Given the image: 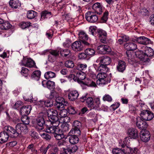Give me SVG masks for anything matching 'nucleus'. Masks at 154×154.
Segmentation results:
<instances>
[{"instance_id": "36", "label": "nucleus", "mask_w": 154, "mask_h": 154, "mask_svg": "<svg viewBox=\"0 0 154 154\" xmlns=\"http://www.w3.org/2000/svg\"><path fill=\"white\" fill-rule=\"evenodd\" d=\"M78 136L73 135L70 136L69 138V141L70 143L73 144H75L79 142V139Z\"/></svg>"}, {"instance_id": "60", "label": "nucleus", "mask_w": 154, "mask_h": 154, "mask_svg": "<svg viewBox=\"0 0 154 154\" xmlns=\"http://www.w3.org/2000/svg\"><path fill=\"white\" fill-rule=\"evenodd\" d=\"M41 137L47 140H50L51 139V136L46 133H43L41 135Z\"/></svg>"}, {"instance_id": "28", "label": "nucleus", "mask_w": 154, "mask_h": 154, "mask_svg": "<svg viewBox=\"0 0 154 154\" xmlns=\"http://www.w3.org/2000/svg\"><path fill=\"white\" fill-rule=\"evenodd\" d=\"M9 137V136L4 130L0 133V143H3L7 142Z\"/></svg>"}, {"instance_id": "20", "label": "nucleus", "mask_w": 154, "mask_h": 154, "mask_svg": "<svg viewBox=\"0 0 154 154\" xmlns=\"http://www.w3.org/2000/svg\"><path fill=\"white\" fill-rule=\"evenodd\" d=\"M46 132L48 133L54 134L56 132V130L59 127L58 125H54L53 124L48 125L46 124L45 125Z\"/></svg>"}, {"instance_id": "44", "label": "nucleus", "mask_w": 154, "mask_h": 154, "mask_svg": "<svg viewBox=\"0 0 154 154\" xmlns=\"http://www.w3.org/2000/svg\"><path fill=\"white\" fill-rule=\"evenodd\" d=\"M125 152L124 149L122 150L119 148H115L112 149V153L113 154H125Z\"/></svg>"}, {"instance_id": "40", "label": "nucleus", "mask_w": 154, "mask_h": 154, "mask_svg": "<svg viewBox=\"0 0 154 154\" xmlns=\"http://www.w3.org/2000/svg\"><path fill=\"white\" fill-rule=\"evenodd\" d=\"M56 76V74L51 71H48L45 74L44 77L45 78L48 79L50 78H54Z\"/></svg>"}, {"instance_id": "12", "label": "nucleus", "mask_w": 154, "mask_h": 154, "mask_svg": "<svg viewBox=\"0 0 154 154\" xmlns=\"http://www.w3.org/2000/svg\"><path fill=\"white\" fill-rule=\"evenodd\" d=\"M55 104L56 107L58 109H60L61 108H63L64 106L66 105L67 104V102H65L63 98L59 96L55 99Z\"/></svg>"}, {"instance_id": "43", "label": "nucleus", "mask_w": 154, "mask_h": 154, "mask_svg": "<svg viewBox=\"0 0 154 154\" xmlns=\"http://www.w3.org/2000/svg\"><path fill=\"white\" fill-rule=\"evenodd\" d=\"M41 18L42 19H45L51 17V12H48L46 11H43L41 12Z\"/></svg>"}, {"instance_id": "29", "label": "nucleus", "mask_w": 154, "mask_h": 154, "mask_svg": "<svg viewBox=\"0 0 154 154\" xmlns=\"http://www.w3.org/2000/svg\"><path fill=\"white\" fill-rule=\"evenodd\" d=\"M54 137L57 140H60L64 137V135L62 133V130L59 128L53 134Z\"/></svg>"}, {"instance_id": "5", "label": "nucleus", "mask_w": 154, "mask_h": 154, "mask_svg": "<svg viewBox=\"0 0 154 154\" xmlns=\"http://www.w3.org/2000/svg\"><path fill=\"white\" fill-rule=\"evenodd\" d=\"M4 130L6 132L9 137H18V134L17 129H14L11 126H5L4 127Z\"/></svg>"}, {"instance_id": "41", "label": "nucleus", "mask_w": 154, "mask_h": 154, "mask_svg": "<svg viewBox=\"0 0 154 154\" xmlns=\"http://www.w3.org/2000/svg\"><path fill=\"white\" fill-rule=\"evenodd\" d=\"M37 13L32 10L29 11L27 14V17L29 19H32L36 17Z\"/></svg>"}, {"instance_id": "23", "label": "nucleus", "mask_w": 154, "mask_h": 154, "mask_svg": "<svg viewBox=\"0 0 154 154\" xmlns=\"http://www.w3.org/2000/svg\"><path fill=\"white\" fill-rule=\"evenodd\" d=\"M76 77L77 79V82L79 84H81L83 83V80L86 78V75L84 72H78L76 75Z\"/></svg>"}, {"instance_id": "22", "label": "nucleus", "mask_w": 154, "mask_h": 154, "mask_svg": "<svg viewBox=\"0 0 154 154\" xmlns=\"http://www.w3.org/2000/svg\"><path fill=\"white\" fill-rule=\"evenodd\" d=\"M81 85H85L88 86L95 88L97 87L95 82L91 80V79L88 78H85L83 81V83H82Z\"/></svg>"}, {"instance_id": "59", "label": "nucleus", "mask_w": 154, "mask_h": 154, "mask_svg": "<svg viewBox=\"0 0 154 154\" xmlns=\"http://www.w3.org/2000/svg\"><path fill=\"white\" fill-rule=\"evenodd\" d=\"M103 99L104 101H107L108 102H111L112 100L111 97L108 94H105L103 97Z\"/></svg>"}, {"instance_id": "3", "label": "nucleus", "mask_w": 154, "mask_h": 154, "mask_svg": "<svg viewBox=\"0 0 154 154\" xmlns=\"http://www.w3.org/2000/svg\"><path fill=\"white\" fill-rule=\"evenodd\" d=\"M125 48L128 50L126 52L128 61L130 64H133L134 62V53L131 51L137 48V45L133 42L127 43L125 45Z\"/></svg>"}, {"instance_id": "4", "label": "nucleus", "mask_w": 154, "mask_h": 154, "mask_svg": "<svg viewBox=\"0 0 154 154\" xmlns=\"http://www.w3.org/2000/svg\"><path fill=\"white\" fill-rule=\"evenodd\" d=\"M97 78L98 80L97 81V85L103 86L108 83V79L107 78V75L106 73H99L97 75Z\"/></svg>"}, {"instance_id": "7", "label": "nucleus", "mask_w": 154, "mask_h": 154, "mask_svg": "<svg viewBox=\"0 0 154 154\" xmlns=\"http://www.w3.org/2000/svg\"><path fill=\"white\" fill-rule=\"evenodd\" d=\"M44 117V116H42L38 117L36 119V121L37 125L36 126L35 129L37 131L42 130L44 128V126L45 127L46 122L45 121Z\"/></svg>"}, {"instance_id": "26", "label": "nucleus", "mask_w": 154, "mask_h": 154, "mask_svg": "<svg viewBox=\"0 0 154 154\" xmlns=\"http://www.w3.org/2000/svg\"><path fill=\"white\" fill-rule=\"evenodd\" d=\"M79 94L77 91H70L68 94V98L71 101H74L77 99Z\"/></svg>"}, {"instance_id": "32", "label": "nucleus", "mask_w": 154, "mask_h": 154, "mask_svg": "<svg viewBox=\"0 0 154 154\" xmlns=\"http://www.w3.org/2000/svg\"><path fill=\"white\" fill-rule=\"evenodd\" d=\"M136 125L139 129H142L145 127L144 126L146 125V122L142 120L140 117H137L136 118Z\"/></svg>"}, {"instance_id": "52", "label": "nucleus", "mask_w": 154, "mask_h": 154, "mask_svg": "<svg viewBox=\"0 0 154 154\" xmlns=\"http://www.w3.org/2000/svg\"><path fill=\"white\" fill-rule=\"evenodd\" d=\"M65 66L69 68H72L74 66V64L72 61L67 60L65 63Z\"/></svg>"}, {"instance_id": "55", "label": "nucleus", "mask_w": 154, "mask_h": 154, "mask_svg": "<svg viewBox=\"0 0 154 154\" xmlns=\"http://www.w3.org/2000/svg\"><path fill=\"white\" fill-rule=\"evenodd\" d=\"M61 127L62 128V131L67 132L69 129V124L66 123L63 124L61 126Z\"/></svg>"}, {"instance_id": "35", "label": "nucleus", "mask_w": 154, "mask_h": 154, "mask_svg": "<svg viewBox=\"0 0 154 154\" xmlns=\"http://www.w3.org/2000/svg\"><path fill=\"white\" fill-rule=\"evenodd\" d=\"M60 54L62 56H64L66 58H70L72 55L70 51L67 49L61 51Z\"/></svg>"}, {"instance_id": "45", "label": "nucleus", "mask_w": 154, "mask_h": 154, "mask_svg": "<svg viewBox=\"0 0 154 154\" xmlns=\"http://www.w3.org/2000/svg\"><path fill=\"white\" fill-rule=\"evenodd\" d=\"M108 12L107 11L104 12L101 18L100 22L101 23H105L106 22L108 19Z\"/></svg>"}, {"instance_id": "56", "label": "nucleus", "mask_w": 154, "mask_h": 154, "mask_svg": "<svg viewBox=\"0 0 154 154\" xmlns=\"http://www.w3.org/2000/svg\"><path fill=\"white\" fill-rule=\"evenodd\" d=\"M60 52L57 50H52L49 52L51 55L57 58L59 56Z\"/></svg>"}, {"instance_id": "16", "label": "nucleus", "mask_w": 154, "mask_h": 154, "mask_svg": "<svg viewBox=\"0 0 154 154\" xmlns=\"http://www.w3.org/2000/svg\"><path fill=\"white\" fill-rule=\"evenodd\" d=\"M135 40L140 44L147 45L151 43L150 39L145 36H140L136 38Z\"/></svg>"}, {"instance_id": "57", "label": "nucleus", "mask_w": 154, "mask_h": 154, "mask_svg": "<svg viewBox=\"0 0 154 154\" xmlns=\"http://www.w3.org/2000/svg\"><path fill=\"white\" fill-rule=\"evenodd\" d=\"M68 110L69 113L71 114H74L76 112L75 108L72 106L68 107Z\"/></svg>"}, {"instance_id": "1", "label": "nucleus", "mask_w": 154, "mask_h": 154, "mask_svg": "<svg viewBox=\"0 0 154 154\" xmlns=\"http://www.w3.org/2000/svg\"><path fill=\"white\" fill-rule=\"evenodd\" d=\"M80 100L82 102L85 100L86 105L90 110L94 109L95 110H100V101L99 98H96L93 100L92 97H87L86 95H85L80 97Z\"/></svg>"}, {"instance_id": "53", "label": "nucleus", "mask_w": 154, "mask_h": 154, "mask_svg": "<svg viewBox=\"0 0 154 154\" xmlns=\"http://www.w3.org/2000/svg\"><path fill=\"white\" fill-rule=\"evenodd\" d=\"M23 105V103L21 101H18L16 102L13 106V108L15 109H18Z\"/></svg>"}, {"instance_id": "33", "label": "nucleus", "mask_w": 154, "mask_h": 154, "mask_svg": "<svg viewBox=\"0 0 154 154\" xmlns=\"http://www.w3.org/2000/svg\"><path fill=\"white\" fill-rule=\"evenodd\" d=\"M9 4L12 8L15 9L21 6V4L18 0H10Z\"/></svg>"}, {"instance_id": "39", "label": "nucleus", "mask_w": 154, "mask_h": 154, "mask_svg": "<svg viewBox=\"0 0 154 154\" xmlns=\"http://www.w3.org/2000/svg\"><path fill=\"white\" fill-rule=\"evenodd\" d=\"M12 25L8 21H5L0 25V28L2 30H7L11 28Z\"/></svg>"}, {"instance_id": "9", "label": "nucleus", "mask_w": 154, "mask_h": 154, "mask_svg": "<svg viewBox=\"0 0 154 154\" xmlns=\"http://www.w3.org/2000/svg\"><path fill=\"white\" fill-rule=\"evenodd\" d=\"M140 115L142 119L145 121L150 120L154 117L153 114L151 112L147 110L142 111Z\"/></svg>"}, {"instance_id": "17", "label": "nucleus", "mask_w": 154, "mask_h": 154, "mask_svg": "<svg viewBox=\"0 0 154 154\" xmlns=\"http://www.w3.org/2000/svg\"><path fill=\"white\" fill-rule=\"evenodd\" d=\"M78 35L79 40L82 41L84 45L87 46L89 45V44L86 41L88 39V37L85 32L81 31L79 32Z\"/></svg>"}, {"instance_id": "61", "label": "nucleus", "mask_w": 154, "mask_h": 154, "mask_svg": "<svg viewBox=\"0 0 154 154\" xmlns=\"http://www.w3.org/2000/svg\"><path fill=\"white\" fill-rule=\"evenodd\" d=\"M50 111H51V115L52 116H58V112L56 110H54L53 109H51L50 110H48L47 112V113L48 116L49 115V112Z\"/></svg>"}, {"instance_id": "46", "label": "nucleus", "mask_w": 154, "mask_h": 154, "mask_svg": "<svg viewBox=\"0 0 154 154\" xmlns=\"http://www.w3.org/2000/svg\"><path fill=\"white\" fill-rule=\"evenodd\" d=\"M97 35L99 38H101L103 37H106V32L104 30L102 29H98L97 30Z\"/></svg>"}, {"instance_id": "50", "label": "nucleus", "mask_w": 154, "mask_h": 154, "mask_svg": "<svg viewBox=\"0 0 154 154\" xmlns=\"http://www.w3.org/2000/svg\"><path fill=\"white\" fill-rule=\"evenodd\" d=\"M59 94L58 93L55 91H51L49 95V98L51 99H56L58 96Z\"/></svg>"}, {"instance_id": "14", "label": "nucleus", "mask_w": 154, "mask_h": 154, "mask_svg": "<svg viewBox=\"0 0 154 154\" xmlns=\"http://www.w3.org/2000/svg\"><path fill=\"white\" fill-rule=\"evenodd\" d=\"M121 146L124 148V150L127 154H139L138 149L136 148H131L124 144H122Z\"/></svg>"}, {"instance_id": "19", "label": "nucleus", "mask_w": 154, "mask_h": 154, "mask_svg": "<svg viewBox=\"0 0 154 154\" xmlns=\"http://www.w3.org/2000/svg\"><path fill=\"white\" fill-rule=\"evenodd\" d=\"M31 109V106H23L21 108L20 112L22 116H27L30 113Z\"/></svg>"}, {"instance_id": "62", "label": "nucleus", "mask_w": 154, "mask_h": 154, "mask_svg": "<svg viewBox=\"0 0 154 154\" xmlns=\"http://www.w3.org/2000/svg\"><path fill=\"white\" fill-rule=\"evenodd\" d=\"M27 150H28V151L31 150L32 152H34L36 151L35 149L34 144H29L28 146L27 147Z\"/></svg>"}, {"instance_id": "54", "label": "nucleus", "mask_w": 154, "mask_h": 154, "mask_svg": "<svg viewBox=\"0 0 154 154\" xmlns=\"http://www.w3.org/2000/svg\"><path fill=\"white\" fill-rule=\"evenodd\" d=\"M68 134L70 136H71L73 135L79 136L81 134V133L79 134V133L77 132L76 130H75V129L73 128L71 129L70 132Z\"/></svg>"}, {"instance_id": "42", "label": "nucleus", "mask_w": 154, "mask_h": 154, "mask_svg": "<svg viewBox=\"0 0 154 154\" xmlns=\"http://www.w3.org/2000/svg\"><path fill=\"white\" fill-rule=\"evenodd\" d=\"M85 52L87 56H93L94 55L95 51L92 48H88L85 51Z\"/></svg>"}, {"instance_id": "6", "label": "nucleus", "mask_w": 154, "mask_h": 154, "mask_svg": "<svg viewBox=\"0 0 154 154\" xmlns=\"http://www.w3.org/2000/svg\"><path fill=\"white\" fill-rule=\"evenodd\" d=\"M16 128L18 134V136L20 137L21 134H25L28 132V128L26 125L22 123L17 124L16 126Z\"/></svg>"}, {"instance_id": "38", "label": "nucleus", "mask_w": 154, "mask_h": 154, "mask_svg": "<svg viewBox=\"0 0 154 154\" xmlns=\"http://www.w3.org/2000/svg\"><path fill=\"white\" fill-rule=\"evenodd\" d=\"M59 110V113L58 116L61 118H64L67 116V110L64 109V106L63 108H60Z\"/></svg>"}, {"instance_id": "15", "label": "nucleus", "mask_w": 154, "mask_h": 154, "mask_svg": "<svg viewBox=\"0 0 154 154\" xmlns=\"http://www.w3.org/2000/svg\"><path fill=\"white\" fill-rule=\"evenodd\" d=\"M140 139L142 141L146 142L150 140V135L148 131H140Z\"/></svg>"}, {"instance_id": "47", "label": "nucleus", "mask_w": 154, "mask_h": 154, "mask_svg": "<svg viewBox=\"0 0 154 154\" xmlns=\"http://www.w3.org/2000/svg\"><path fill=\"white\" fill-rule=\"evenodd\" d=\"M47 87L50 89H53L55 88V83L54 82L48 81L46 83Z\"/></svg>"}, {"instance_id": "21", "label": "nucleus", "mask_w": 154, "mask_h": 154, "mask_svg": "<svg viewBox=\"0 0 154 154\" xmlns=\"http://www.w3.org/2000/svg\"><path fill=\"white\" fill-rule=\"evenodd\" d=\"M49 115L48 116L49 121H47L46 122V123H50L51 124H54L57 123L58 125L59 124V122L58 121L59 120L58 117L57 116H51V111L49 112Z\"/></svg>"}, {"instance_id": "51", "label": "nucleus", "mask_w": 154, "mask_h": 154, "mask_svg": "<svg viewBox=\"0 0 154 154\" xmlns=\"http://www.w3.org/2000/svg\"><path fill=\"white\" fill-rule=\"evenodd\" d=\"M31 23L29 22H22L20 24V26L23 29H25L30 26Z\"/></svg>"}, {"instance_id": "63", "label": "nucleus", "mask_w": 154, "mask_h": 154, "mask_svg": "<svg viewBox=\"0 0 154 154\" xmlns=\"http://www.w3.org/2000/svg\"><path fill=\"white\" fill-rule=\"evenodd\" d=\"M57 59V57L51 55L48 56V60L51 62H54Z\"/></svg>"}, {"instance_id": "18", "label": "nucleus", "mask_w": 154, "mask_h": 154, "mask_svg": "<svg viewBox=\"0 0 154 154\" xmlns=\"http://www.w3.org/2000/svg\"><path fill=\"white\" fill-rule=\"evenodd\" d=\"M103 7V6L102 3L96 2L93 5L92 8L94 11L95 13L100 14L102 11Z\"/></svg>"}, {"instance_id": "2", "label": "nucleus", "mask_w": 154, "mask_h": 154, "mask_svg": "<svg viewBox=\"0 0 154 154\" xmlns=\"http://www.w3.org/2000/svg\"><path fill=\"white\" fill-rule=\"evenodd\" d=\"M135 55L140 60L145 62L152 58L154 55V51L150 48L146 47L144 52L141 51H137L135 52Z\"/></svg>"}, {"instance_id": "11", "label": "nucleus", "mask_w": 154, "mask_h": 154, "mask_svg": "<svg viewBox=\"0 0 154 154\" xmlns=\"http://www.w3.org/2000/svg\"><path fill=\"white\" fill-rule=\"evenodd\" d=\"M71 47L72 49L75 51H82L84 49V47L80 41H75L72 43Z\"/></svg>"}, {"instance_id": "10", "label": "nucleus", "mask_w": 154, "mask_h": 154, "mask_svg": "<svg viewBox=\"0 0 154 154\" xmlns=\"http://www.w3.org/2000/svg\"><path fill=\"white\" fill-rule=\"evenodd\" d=\"M22 66L29 68H32L35 65V62L31 58L24 57L21 61Z\"/></svg>"}, {"instance_id": "31", "label": "nucleus", "mask_w": 154, "mask_h": 154, "mask_svg": "<svg viewBox=\"0 0 154 154\" xmlns=\"http://www.w3.org/2000/svg\"><path fill=\"white\" fill-rule=\"evenodd\" d=\"M53 101L52 100H41L38 102V104L42 106L43 104L45 107H48L52 106L53 105Z\"/></svg>"}, {"instance_id": "64", "label": "nucleus", "mask_w": 154, "mask_h": 154, "mask_svg": "<svg viewBox=\"0 0 154 154\" xmlns=\"http://www.w3.org/2000/svg\"><path fill=\"white\" fill-rule=\"evenodd\" d=\"M63 151V152L61 153V154H71V153H72L69 148H67L66 149L64 148Z\"/></svg>"}, {"instance_id": "49", "label": "nucleus", "mask_w": 154, "mask_h": 154, "mask_svg": "<svg viewBox=\"0 0 154 154\" xmlns=\"http://www.w3.org/2000/svg\"><path fill=\"white\" fill-rule=\"evenodd\" d=\"M21 120L23 124H25L26 125H28L30 122L29 118L27 116H23L21 118Z\"/></svg>"}, {"instance_id": "30", "label": "nucleus", "mask_w": 154, "mask_h": 154, "mask_svg": "<svg viewBox=\"0 0 154 154\" xmlns=\"http://www.w3.org/2000/svg\"><path fill=\"white\" fill-rule=\"evenodd\" d=\"M73 128L76 130L79 134L81 133L80 129L82 128V123L79 121L76 120L74 121L72 124Z\"/></svg>"}, {"instance_id": "58", "label": "nucleus", "mask_w": 154, "mask_h": 154, "mask_svg": "<svg viewBox=\"0 0 154 154\" xmlns=\"http://www.w3.org/2000/svg\"><path fill=\"white\" fill-rule=\"evenodd\" d=\"M28 72L29 70L28 69L25 67H22L21 73L25 77H27L28 75Z\"/></svg>"}, {"instance_id": "27", "label": "nucleus", "mask_w": 154, "mask_h": 154, "mask_svg": "<svg viewBox=\"0 0 154 154\" xmlns=\"http://www.w3.org/2000/svg\"><path fill=\"white\" fill-rule=\"evenodd\" d=\"M126 67V64L125 62L121 60L119 61L117 66V69L118 71L121 72H123L125 70Z\"/></svg>"}, {"instance_id": "48", "label": "nucleus", "mask_w": 154, "mask_h": 154, "mask_svg": "<svg viewBox=\"0 0 154 154\" xmlns=\"http://www.w3.org/2000/svg\"><path fill=\"white\" fill-rule=\"evenodd\" d=\"M87 67V65L86 64L80 63L78 64L76 67L77 69L81 71L85 69Z\"/></svg>"}, {"instance_id": "25", "label": "nucleus", "mask_w": 154, "mask_h": 154, "mask_svg": "<svg viewBox=\"0 0 154 154\" xmlns=\"http://www.w3.org/2000/svg\"><path fill=\"white\" fill-rule=\"evenodd\" d=\"M128 134L131 138L136 139L138 137V131L134 128H130L128 130Z\"/></svg>"}, {"instance_id": "34", "label": "nucleus", "mask_w": 154, "mask_h": 154, "mask_svg": "<svg viewBox=\"0 0 154 154\" xmlns=\"http://www.w3.org/2000/svg\"><path fill=\"white\" fill-rule=\"evenodd\" d=\"M100 66L98 68V71L100 72V73H106L107 71L109 70L108 67H107V66L101 63H99Z\"/></svg>"}, {"instance_id": "8", "label": "nucleus", "mask_w": 154, "mask_h": 154, "mask_svg": "<svg viewBox=\"0 0 154 154\" xmlns=\"http://www.w3.org/2000/svg\"><path fill=\"white\" fill-rule=\"evenodd\" d=\"M85 18L86 20L90 23H93L98 20V17L95 13L91 11H88L85 14Z\"/></svg>"}, {"instance_id": "37", "label": "nucleus", "mask_w": 154, "mask_h": 154, "mask_svg": "<svg viewBox=\"0 0 154 154\" xmlns=\"http://www.w3.org/2000/svg\"><path fill=\"white\" fill-rule=\"evenodd\" d=\"M41 73L39 70L35 71L32 74L31 77L32 79L38 81L40 77Z\"/></svg>"}, {"instance_id": "13", "label": "nucleus", "mask_w": 154, "mask_h": 154, "mask_svg": "<svg viewBox=\"0 0 154 154\" xmlns=\"http://www.w3.org/2000/svg\"><path fill=\"white\" fill-rule=\"evenodd\" d=\"M97 49L98 52L101 54L108 53L111 51L110 48L105 45H102L98 46Z\"/></svg>"}, {"instance_id": "24", "label": "nucleus", "mask_w": 154, "mask_h": 154, "mask_svg": "<svg viewBox=\"0 0 154 154\" xmlns=\"http://www.w3.org/2000/svg\"><path fill=\"white\" fill-rule=\"evenodd\" d=\"M100 63L107 66L110 64L111 62L110 58L108 56H104L99 58Z\"/></svg>"}]
</instances>
